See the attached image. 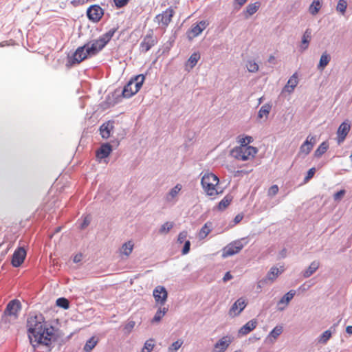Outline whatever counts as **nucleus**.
<instances>
[{"label":"nucleus","instance_id":"bf43d9fd","mask_svg":"<svg viewBox=\"0 0 352 352\" xmlns=\"http://www.w3.org/2000/svg\"><path fill=\"white\" fill-rule=\"evenodd\" d=\"M242 139H245V142L246 143V146L250 144L252 141V138L251 136H245Z\"/></svg>","mask_w":352,"mask_h":352},{"label":"nucleus","instance_id":"7ed1b4c3","mask_svg":"<svg viewBox=\"0 0 352 352\" xmlns=\"http://www.w3.org/2000/svg\"><path fill=\"white\" fill-rule=\"evenodd\" d=\"M240 146H237L231 151V155L236 160L246 161L250 158H253L257 153L256 148L252 146H246L245 139L239 140Z\"/></svg>","mask_w":352,"mask_h":352},{"label":"nucleus","instance_id":"a878e982","mask_svg":"<svg viewBox=\"0 0 352 352\" xmlns=\"http://www.w3.org/2000/svg\"><path fill=\"white\" fill-rule=\"evenodd\" d=\"M311 38V31L310 29H307L302 37V41H301V45H300V49L302 50H305L306 49L308 48Z\"/></svg>","mask_w":352,"mask_h":352},{"label":"nucleus","instance_id":"864d4df0","mask_svg":"<svg viewBox=\"0 0 352 352\" xmlns=\"http://www.w3.org/2000/svg\"><path fill=\"white\" fill-rule=\"evenodd\" d=\"M190 248V242L189 241H186L184 248L182 250V254H186L189 252Z\"/></svg>","mask_w":352,"mask_h":352},{"label":"nucleus","instance_id":"052dcab7","mask_svg":"<svg viewBox=\"0 0 352 352\" xmlns=\"http://www.w3.org/2000/svg\"><path fill=\"white\" fill-rule=\"evenodd\" d=\"M346 332L349 334H352V326H347L346 328Z\"/></svg>","mask_w":352,"mask_h":352},{"label":"nucleus","instance_id":"b1692460","mask_svg":"<svg viewBox=\"0 0 352 352\" xmlns=\"http://www.w3.org/2000/svg\"><path fill=\"white\" fill-rule=\"evenodd\" d=\"M320 266V263L318 261H314L310 265L302 272L304 278H309L314 274Z\"/></svg>","mask_w":352,"mask_h":352},{"label":"nucleus","instance_id":"ddd939ff","mask_svg":"<svg viewBox=\"0 0 352 352\" xmlns=\"http://www.w3.org/2000/svg\"><path fill=\"white\" fill-rule=\"evenodd\" d=\"M351 129V123L346 120L344 121L338 127L337 131L338 142V143L342 142Z\"/></svg>","mask_w":352,"mask_h":352},{"label":"nucleus","instance_id":"0eeeda50","mask_svg":"<svg viewBox=\"0 0 352 352\" xmlns=\"http://www.w3.org/2000/svg\"><path fill=\"white\" fill-rule=\"evenodd\" d=\"M209 25L207 21H200L197 24L192 25L191 28L187 32V37L191 41L199 36L204 30Z\"/></svg>","mask_w":352,"mask_h":352},{"label":"nucleus","instance_id":"13d9d810","mask_svg":"<svg viewBox=\"0 0 352 352\" xmlns=\"http://www.w3.org/2000/svg\"><path fill=\"white\" fill-rule=\"evenodd\" d=\"M82 258V254H78L74 256V263H79L80 261H81Z\"/></svg>","mask_w":352,"mask_h":352},{"label":"nucleus","instance_id":"aec40b11","mask_svg":"<svg viewBox=\"0 0 352 352\" xmlns=\"http://www.w3.org/2000/svg\"><path fill=\"white\" fill-rule=\"evenodd\" d=\"M112 151V147L109 143L102 144L96 151V157L99 159L107 157Z\"/></svg>","mask_w":352,"mask_h":352},{"label":"nucleus","instance_id":"49530a36","mask_svg":"<svg viewBox=\"0 0 352 352\" xmlns=\"http://www.w3.org/2000/svg\"><path fill=\"white\" fill-rule=\"evenodd\" d=\"M247 68L250 72H256L258 69V66L254 61H248L247 63Z\"/></svg>","mask_w":352,"mask_h":352},{"label":"nucleus","instance_id":"58836bf2","mask_svg":"<svg viewBox=\"0 0 352 352\" xmlns=\"http://www.w3.org/2000/svg\"><path fill=\"white\" fill-rule=\"evenodd\" d=\"M332 332L330 329L324 331L322 335L318 337V342L322 344H326L327 341L331 338Z\"/></svg>","mask_w":352,"mask_h":352},{"label":"nucleus","instance_id":"69168bd1","mask_svg":"<svg viewBox=\"0 0 352 352\" xmlns=\"http://www.w3.org/2000/svg\"><path fill=\"white\" fill-rule=\"evenodd\" d=\"M88 223L85 221L82 227H84L85 226H87Z\"/></svg>","mask_w":352,"mask_h":352},{"label":"nucleus","instance_id":"680f3d73","mask_svg":"<svg viewBox=\"0 0 352 352\" xmlns=\"http://www.w3.org/2000/svg\"><path fill=\"white\" fill-rule=\"evenodd\" d=\"M235 1L237 2V3L240 6H243L247 1V0H235Z\"/></svg>","mask_w":352,"mask_h":352},{"label":"nucleus","instance_id":"de8ad7c7","mask_svg":"<svg viewBox=\"0 0 352 352\" xmlns=\"http://www.w3.org/2000/svg\"><path fill=\"white\" fill-rule=\"evenodd\" d=\"M278 186L276 184L272 185L268 190L267 195L270 197H274L276 195L278 192Z\"/></svg>","mask_w":352,"mask_h":352},{"label":"nucleus","instance_id":"79ce46f5","mask_svg":"<svg viewBox=\"0 0 352 352\" xmlns=\"http://www.w3.org/2000/svg\"><path fill=\"white\" fill-rule=\"evenodd\" d=\"M174 223L173 222H166L160 227L159 230V232L160 234H166L168 233L173 227Z\"/></svg>","mask_w":352,"mask_h":352},{"label":"nucleus","instance_id":"f257e3e1","mask_svg":"<svg viewBox=\"0 0 352 352\" xmlns=\"http://www.w3.org/2000/svg\"><path fill=\"white\" fill-rule=\"evenodd\" d=\"M43 317L39 316H31L28 318L27 327L29 332V338L34 348L40 344L47 347L50 351L52 329L45 328L42 322Z\"/></svg>","mask_w":352,"mask_h":352},{"label":"nucleus","instance_id":"c85d7f7f","mask_svg":"<svg viewBox=\"0 0 352 352\" xmlns=\"http://www.w3.org/2000/svg\"><path fill=\"white\" fill-rule=\"evenodd\" d=\"M144 79H145V77L142 74L138 75V76H135L134 78H131V81H135V82H133V87H134V91L135 94L142 87Z\"/></svg>","mask_w":352,"mask_h":352},{"label":"nucleus","instance_id":"39448f33","mask_svg":"<svg viewBox=\"0 0 352 352\" xmlns=\"http://www.w3.org/2000/svg\"><path fill=\"white\" fill-rule=\"evenodd\" d=\"M247 243L246 239L242 238L239 240L232 241L227 245L222 251V257L227 258L239 253Z\"/></svg>","mask_w":352,"mask_h":352},{"label":"nucleus","instance_id":"4be33fe9","mask_svg":"<svg viewBox=\"0 0 352 352\" xmlns=\"http://www.w3.org/2000/svg\"><path fill=\"white\" fill-rule=\"evenodd\" d=\"M256 324L257 322L256 320H251L241 327V329L239 331V333L242 336L247 335L256 328Z\"/></svg>","mask_w":352,"mask_h":352},{"label":"nucleus","instance_id":"603ef678","mask_svg":"<svg viewBox=\"0 0 352 352\" xmlns=\"http://www.w3.org/2000/svg\"><path fill=\"white\" fill-rule=\"evenodd\" d=\"M188 236V232L186 231L181 232L178 235L177 241L180 243H182L186 239Z\"/></svg>","mask_w":352,"mask_h":352},{"label":"nucleus","instance_id":"2f4dec72","mask_svg":"<svg viewBox=\"0 0 352 352\" xmlns=\"http://www.w3.org/2000/svg\"><path fill=\"white\" fill-rule=\"evenodd\" d=\"M211 227H212V223H210V222L206 223L199 232V238L201 239L206 238L207 236V235L210 232Z\"/></svg>","mask_w":352,"mask_h":352},{"label":"nucleus","instance_id":"4d7b16f0","mask_svg":"<svg viewBox=\"0 0 352 352\" xmlns=\"http://www.w3.org/2000/svg\"><path fill=\"white\" fill-rule=\"evenodd\" d=\"M243 218V215L242 214H238L234 219V222L235 224L239 223Z\"/></svg>","mask_w":352,"mask_h":352},{"label":"nucleus","instance_id":"e2e57ef3","mask_svg":"<svg viewBox=\"0 0 352 352\" xmlns=\"http://www.w3.org/2000/svg\"><path fill=\"white\" fill-rule=\"evenodd\" d=\"M275 58L274 56L271 55L268 58V62L270 63H274Z\"/></svg>","mask_w":352,"mask_h":352},{"label":"nucleus","instance_id":"c756f323","mask_svg":"<svg viewBox=\"0 0 352 352\" xmlns=\"http://www.w3.org/2000/svg\"><path fill=\"white\" fill-rule=\"evenodd\" d=\"M201 56L198 52H194L191 54L188 60L186 67H190V69H192L200 59Z\"/></svg>","mask_w":352,"mask_h":352},{"label":"nucleus","instance_id":"72a5a7b5","mask_svg":"<svg viewBox=\"0 0 352 352\" xmlns=\"http://www.w3.org/2000/svg\"><path fill=\"white\" fill-rule=\"evenodd\" d=\"M232 200V196L230 195H227L224 197V198L219 203L218 209L219 210H225L231 203Z\"/></svg>","mask_w":352,"mask_h":352},{"label":"nucleus","instance_id":"4c0bfd02","mask_svg":"<svg viewBox=\"0 0 352 352\" xmlns=\"http://www.w3.org/2000/svg\"><path fill=\"white\" fill-rule=\"evenodd\" d=\"M320 0H314L309 6V11L312 15H316L320 9Z\"/></svg>","mask_w":352,"mask_h":352},{"label":"nucleus","instance_id":"1a4fd4ad","mask_svg":"<svg viewBox=\"0 0 352 352\" xmlns=\"http://www.w3.org/2000/svg\"><path fill=\"white\" fill-rule=\"evenodd\" d=\"M174 13L175 12L173 9L170 7L164 11L162 14H157L155 16V21L159 24H162L164 27H166L171 21Z\"/></svg>","mask_w":352,"mask_h":352},{"label":"nucleus","instance_id":"09e8293b","mask_svg":"<svg viewBox=\"0 0 352 352\" xmlns=\"http://www.w3.org/2000/svg\"><path fill=\"white\" fill-rule=\"evenodd\" d=\"M135 324V322L134 321H129L124 328V331L125 333L129 334L131 333V331L133 330Z\"/></svg>","mask_w":352,"mask_h":352},{"label":"nucleus","instance_id":"2eb2a0df","mask_svg":"<svg viewBox=\"0 0 352 352\" xmlns=\"http://www.w3.org/2000/svg\"><path fill=\"white\" fill-rule=\"evenodd\" d=\"M232 342L229 336H224L220 339L214 345L212 352H225Z\"/></svg>","mask_w":352,"mask_h":352},{"label":"nucleus","instance_id":"ea45409f","mask_svg":"<svg viewBox=\"0 0 352 352\" xmlns=\"http://www.w3.org/2000/svg\"><path fill=\"white\" fill-rule=\"evenodd\" d=\"M97 340L94 337L89 338L84 346V351L86 352H90L96 345Z\"/></svg>","mask_w":352,"mask_h":352},{"label":"nucleus","instance_id":"f03ea898","mask_svg":"<svg viewBox=\"0 0 352 352\" xmlns=\"http://www.w3.org/2000/svg\"><path fill=\"white\" fill-rule=\"evenodd\" d=\"M117 28H112L98 39L90 41L83 46L78 47L73 54L72 64H78L89 56H93L99 53L111 39Z\"/></svg>","mask_w":352,"mask_h":352},{"label":"nucleus","instance_id":"412c9836","mask_svg":"<svg viewBox=\"0 0 352 352\" xmlns=\"http://www.w3.org/2000/svg\"><path fill=\"white\" fill-rule=\"evenodd\" d=\"M284 270L285 268L283 266H281L280 268L275 266L272 267L267 274L266 279L271 282H274L276 278L284 272Z\"/></svg>","mask_w":352,"mask_h":352},{"label":"nucleus","instance_id":"cd10ccee","mask_svg":"<svg viewBox=\"0 0 352 352\" xmlns=\"http://www.w3.org/2000/svg\"><path fill=\"white\" fill-rule=\"evenodd\" d=\"M133 245H134L131 241L124 243L120 249V254L126 256H129L133 251Z\"/></svg>","mask_w":352,"mask_h":352},{"label":"nucleus","instance_id":"8fccbe9b","mask_svg":"<svg viewBox=\"0 0 352 352\" xmlns=\"http://www.w3.org/2000/svg\"><path fill=\"white\" fill-rule=\"evenodd\" d=\"M316 173V168H310L307 173V175L305 176V179H304V181L305 182H307L308 181H309L314 175Z\"/></svg>","mask_w":352,"mask_h":352},{"label":"nucleus","instance_id":"9b49d317","mask_svg":"<svg viewBox=\"0 0 352 352\" xmlns=\"http://www.w3.org/2000/svg\"><path fill=\"white\" fill-rule=\"evenodd\" d=\"M26 256V251L23 248H18L14 252L12 258V265L19 267L24 261Z\"/></svg>","mask_w":352,"mask_h":352},{"label":"nucleus","instance_id":"37998d69","mask_svg":"<svg viewBox=\"0 0 352 352\" xmlns=\"http://www.w3.org/2000/svg\"><path fill=\"white\" fill-rule=\"evenodd\" d=\"M56 304L58 307L63 308L64 309H67L69 307V302L65 298H58L56 300Z\"/></svg>","mask_w":352,"mask_h":352},{"label":"nucleus","instance_id":"c9c22d12","mask_svg":"<svg viewBox=\"0 0 352 352\" xmlns=\"http://www.w3.org/2000/svg\"><path fill=\"white\" fill-rule=\"evenodd\" d=\"M271 109H272L271 104H270L268 103L265 104L260 108L258 113V117L259 118H262L263 116H265L266 118H267V116L269 115Z\"/></svg>","mask_w":352,"mask_h":352},{"label":"nucleus","instance_id":"6e6552de","mask_svg":"<svg viewBox=\"0 0 352 352\" xmlns=\"http://www.w3.org/2000/svg\"><path fill=\"white\" fill-rule=\"evenodd\" d=\"M104 14L103 10L98 5H92L87 10L88 19L94 22H98Z\"/></svg>","mask_w":352,"mask_h":352},{"label":"nucleus","instance_id":"4468645a","mask_svg":"<svg viewBox=\"0 0 352 352\" xmlns=\"http://www.w3.org/2000/svg\"><path fill=\"white\" fill-rule=\"evenodd\" d=\"M182 188L180 184H177L172 188L165 196V200L167 203L175 204L177 201V196Z\"/></svg>","mask_w":352,"mask_h":352},{"label":"nucleus","instance_id":"5701e85b","mask_svg":"<svg viewBox=\"0 0 352 352\" xmlns=\"http://www.w3.org/2000/svg\"><path fill=\"white\" fill-rule=\"evenodd\" d=\"M133 82H135V81H131V79L129 82L124 87L122 91V95L124 98H129L135 94L134 91Z\"/></svg>","mask_w":352,"mask_h":352},{"label":"nucleus","instance_id":"a19ab883","mask_svg":"<svg viewBox=\"0 0 352 352\" xmlns=\"http://www.w3.org/2000/svg\"><path fill=\"white\" fill-rule=\"evenodd\" d=\"M155 346V340L153 339H149L146 340L142 349V352H151Z\"/></svg>","mask_w":352,"mask_h":352},{"label":"nucleus","instance_id":"f704fd0d","mask_svg":"<svg viewBox=\"0 0 352 352\" xmlns=\"http://www.w3.org/2000/svg\"><path fill=\"white\" fill-rule=\"evenodd\" d=\"M329 148V144L327 142H322L318 148L314 152V156L316 157H321L326 151H327Z\"/></svg>","mask_w":352,"mask_h":352},{"label":"nucleus","instance_id":"c03bdc74","mask_svg":"<svg viewBox=\"0 0 352 352\" xmlns=\"http://www.w3.org/2000/svg\"><path fill=\"white\" fill-rule=\"evenodd\" d=\"M183 344V341L181 340H178L174 342L168 348V352H175L177 351Z\"/></svg>","mask_w":352,"mask_h":352},{"label":"nucleus","instance_id":"5fc2aeb1","mask_svg":"<svg viewBox=\"0 0 352 352\" xmlns=\"http://www.w3.org/2000/svg\"><path fill=\"white\" fill-rule=\"evenodd\" d=\"M117 8H122L126 6L129 0H113Z\"/></svg>","mask_w":352,"mask_h":352},{"label":"nucleus","instance_id":"423d86ee","mask_svg":"<svg viewBox=\"0 0 352 352\" xmlns=\"http://www.w3.org/2000/svg\"><path fill=\"white\" fill-rule=\"evenodd\" d=\"M157 43V38L153 35V31L149 30L148 33L143 38L140 44L141 52L146 53Z\"/></svg>","mask_w":352,"mask_h":352},{"label":"nucleus","instance_id":"f8f14e48","mask_svg":"<svg viewBox=\"0 0 352 352\" xmlns=\"http://www.w3.org/2000/svg\"><path fill=\"white\" fill-rule=\"evenodd\" d=\"M153 296L156 302L164 305L168 297V293L163 286H157L153 290Z\"/></svg>","mask_w":352,"mask_h":352},{"label":"nucleus","instance_id":"a211bd4d","mask_svg":"<svg viewBox=\"0 0 352 352\" xmlns=\"http://www.w3.org/2000/svg\"><path fill=\"white\" fill-rule=\"evenodd\" d=\"M114 122L109 120L100 126V134L103 139H107L111 136V133L114 127Z\"/></svg>","mask_w":352,"mask_h":352},{"label":"nucleus","instance_id":"f3484780","mask_svg":"<svg viewBox=\"0 0 352 352\" xmlns=\"http://www.w3.org/2000/svg\"><path fill=\"white\" fill-rule=\"evenodd\" d=\"M316 142V139L314 136L309 135L306 140L300 147V153L307 155L312 150L314 145Z\"/></svg>","mask_w":352,"mask_h":352},{"label":"nucleus","instance_id":"6e6d98bb","mask_svg":"<svg viewBox=\"0 0 352 352\" xmlns=\"http://www.w3.org/2000/svg\"><path fill=\"white\" fill-rule=\"evenodd\" d=\"M233 278V276H232V274L230 273V272H228L225 274L223 278V282H227L230 280H231L232 278Z\"/></svg>","mask_w":352,"mask_h":352},{"label":"nucleus","instance_id":"9d476101","mask_svg":"<svg viewBox=\"0 0 352 352\" xmlns=\"http://www.w3.org/2000/svg\"><path fill=\"white\" fill-rule=\"evenodd\" d=\"M21 309V303L18 300H12L7 305L4 311V316L16 318L17 313Z\"/></svg>","mask_w":352,"mask_h":352},{"label":"nucleus","instance_id":"7c9ffc66","mask_svg":"<svg viewBox=\"0 0 352 352\" xmlns=\"http://www.w3.org/2000/svg\"><path fill=\"white\" fill-rule=\"evenodd\" d=\"M168 310V309L166 307L159 308V309L155 313L154 317L153 318L151 322L152 323L159 322L162 320V318L164 316V315L166 314Z\"/></svg>","mask_w":352,"mask_h":352},{"label":"nucleus","instance_id":"a18cd8bd","mask_svg":"<svg viewBox=\"0 0 352 352\" xmlns=\"http://www.w3.org/2000/svg\"><path fill=\"white\" fill-rule=\"evenodd\" d=\"M346 7L347 3L345 0H339L337 4L336 10L342 14H344L346 11Z\"/></svg>","mask_w":352,"mask_h":352},{"label":"nucleus","instance_id":"20e7f679","mask_svg":"<svg viewBox=\"0 0 352 352\" xmlns=\"http://www.w3.org/2000/svg\"><path fill=\"white\" fill-rule=\"evenodd\" d=\"M219 182L218 177L213 173H206L201 178V184L208 196H214L221 193L217 187Z\"/></svg>","mask_w":352,"mask_h":352},{"label":"nucleus","instance_id":"e433bc0d","mask_svg":"<svg viewBox=\"0 0 352 352\" xmlns=\"http://www.w3.org/2000/svg\"><path fill=\"white\" fill-rule=\"evenodd\" d=\"M260 6L259 3L255 2L254 3L249 4L246 7L245 12L247 14L246 18H248L249 16H251L254 14L256 11L258 10Z\"/></svg>","mask_w":352,"mask_h":352},{"label":"nucleus","instance_id":"dca6fc26","mask_svg":"<svg viewBox=\"0 0 352 352\" xmlns=\"http://www.w3.org/2000/svg\"><path fill=\"white\" fill-rule=\"evenodd\" d=\"M246 307L244 299L239 298L231 307L229 314L230 316H235L239 315Z\"/></svg>","mask_w":352,"mask_h":352},{"label":"nucleus","instance_id":"473e14b6","mask_svg":"<svg viewBox=\"0 0 352 352\" xmlns=\"http://www.w3.org/2000/svg\"><path fill=\"white\" fill-rule=\"evenodd\" d=\"M331 60V56L327 52H324L320 58L319 65H318V68L320 69H324L329 63Z\"/></svg>","mask_w":352,"mask_h":352},{"label":"nucleus","instance_id":"6ab92c4d","mask_svg":"<svg viewBox=\"0 0 352 352\" xmlns=\"http://www.w3.org/2000/svg\"><path fill=\"white\" fill-rule=\"evenodd\" d=\"M296 294L295 290H290L287 294H285L278 301V305L279 306L278 309L279 311H283L287 306L290 300L294 298Z\"/></svg>","mask_w":352,"mask_h":352},{"label":"nucleus","instance_id":"bb28decb","mask_svg":"<svg viewBox=\"0 0 352 352\" xmlns=\"http://www.w3.org/2000/svg\"><path fill=\"white\" fill-rule=\"evenodd\" d=\"M283 327L280 325L276 326L269 333L267 339L271 342H274L276 338L282 333Z\"/></svg>","mask_w":352,"mask_h":352},{"label":"nucleus","instance_id":"393cba45","mask_svg":"<svg viewBox=\"0 0 352 352\" xmlns=\"http://www.w3.org/2000/svg\"><path fill=\"white\" fill-rule=\"evenodd\" d=\"M297 85H298V77H297L296 73H295L289 79L287 85L284 87V89L289 93H292L294 90V89L297 86Z\"/></svg>","mask_w":352,"mask_h":352},{"label":"nucleus","instance_id":"0e129e2a","mask_svg":"<svg viewBox=\"0 0 352 352\" xmlns=\"http://www.w3.org/2000/svg\"><path fill=\"white\" fill-rule=\"evenodd\" d=\"M285 250H283L282 251V256H283V257H284V256H285Z\"/></svg>","mask_w":352,"mask_h":352},{"label":"nucleus","instance_id":"3c124183","mask_svg":"<svg viewBox=\"0 0 352 352\" xmlns=\"http://www.w3.org/2000/svg\"><path fill=\"white\" fill-rule=\"evenodd\" d=\"M345 190H340V191L336 192L334 195H333V199L335 201H339L340 200L343 196L345 194Z\"/></svg>","mask_w":352,"mask_h":352}]
</instances>
